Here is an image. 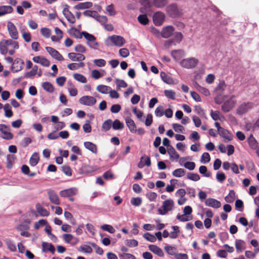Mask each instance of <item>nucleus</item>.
Listing matches in <instances>:
<instances>
[{"label": "nucleus", "mask_w": 259, "mask_h": 259, "mask_svg": "<svg viewBox=\"0 0 259 259\" xmlns=\"http://www.w3.org/2000/svg\"><path fill=\"white\" fill-rule=\"evenodd\" d=\"M68 57L72 61H78L79 62L85 59L84 55L80 53H69Z\"/></svg>", "instance_id": "nucleus-17"}, {"label": "nucleus", "mask_w": 259, "mask_h": 259, "mask_svg": "<svg viewBox=\"0 0 259 259\" xmlns=\"http://www.w3.org/2000/svg\"><path fill=\"white\" fill-rule=\"evenodd\" d=\"M235 247L237 250L242 252L246 247L245 243L242 240H236L235 241Z\"/></svg>", "instance_id": "nucleus-32"}, {"label": "nucleus", "mask_w": 259, "mask_h": 259, "mask_svg": "<svg viewBox=\"0 0 259 259\" xmlns=\"http://www.w3.org/2000/svg\"><path fill=\"white\" fill-rule=\"evenodd\" d=\"M42 251H50L52 254H54L55 251V247L52 244L47 242H42Z\"/></svg>", "instance_id": "nucleus-25"}, {"label": "nucleus", "mask_w": 259, "mask_h": 259, "mask_svg": "<svg viewBox=\"0 0 259 259\" xmlns=\"http://www.w3.org/2000/svg\"><path fill=\"white\" fill-rule=\"evenodd\" d=\"M125 121L130 131L132 133L137 132V126L134 121L129 116L125 118Z\"/></svg>", "instance_id": "nucleus-18"}, {"label": "nucleus", "mask_w": 259, "mask_h": 259, "mask_svg": "<svg viewBox=\"0 0 259 259\" xmlns=\"http://www.w3.org/2000/svg\"><path fill=\"white\" fill-rule=\"evenodd\" d=\"M77 193V189L73 187L61 191L60 195L62 197H71L75 195Z\"/></svg>", "instance_id": "nucleus-11"}, {"label": "nucleus", "mask_w": 259, "mask_h": 259, "mask_svg": "<svg viewBox=\"0 0 259 259\" xmlns=\"http://www.w3.org/2000/svg\"><path fill=\"white\" fill-rule=\"evenodd\" d=\"M205 203L206 205L215 208H218L221 206V202L214 198H210L207 199L205 200Z\"/></svg>", "instance_id": "nucleus-20"}, {"label": "nucleus", "mask_w": 259, "mask_h": 259, "mask_svg": "<svg viewBox=\"0 0 259 259\" xmlns=\"http://www.w3.org/2000/svg\"><path fill=\"white\" fill-rule=\"evenodd\" d=\"M187 178L193 181H198L200 180L199 175L196 173L188 172L187 174Z\"/></svg>", "instance_id": "nucleus-42"}, {"label": "nucleus", "mask_w": 259, "mask_h": 259, "mask_svg": "<svg viewBox=\"0 0 259 259\" xmlns=\"http://www.w3.org/2000/svg\"><path fill=\"white\" fill-rule=\"evenodd\" d=\"M160 76L162 79V80L167 83V84H172L173 83V79L172 78L169 76V75H168L167 74H166L165 72H161L160 73Z\"/></svg>", "instance_id": "nucleus-38"}, {"label": "nucleus", "mask_w": 259, "mask_h": 259, "mask_svg": "<svg viewBox=\"0 0 259 259\" xmlns=\"http://www.w3.org/2000/svg\"><path fill=\"white\" fill-rule=\"evenodd\" d=\"M166 11L172 18H176L182 15V10L176 4H171L167 7Z\"/></svg>", "instance_id": "nucleus-3"}, {"label": "nucleus", "mask_w": 259, "mask_h": 259, "mask_svg": "<svg viewBox=\"0 0 259 259\" xmlns=\"http://www.w3.org/2000/svg\"><path fill=\"white\" fill-rule=\"evenodd\" d=\"M236 102L232 99L228 100L222 105V110L224 112H228L233 108Z\"/></svg>", "instance_id": "nucleus-16"}, {"label": "nucleus", "mask_w": 259, "mask_h": 259, "mask_svg": "<svg viewBox=\"0 0 259 259\" xmlns=\"http://www.w3.org/2000/svg\"><path fill=\"white\" fill-rule=\"evenodd\" d=\"M106 10L110 16H114L116 13L114 6L112 4L107 6Z\"/></svg>", "instance_id": "nucleus-64"}, {"label": "nucleus", "mask_w": 259, "mask_h": 259, "mask_svg": "<svg viewBox=\"0 0 259 259\" xmlns=\"http://www.w3.org/2000/svg\"><path fill=\"white\" fill-rule=\"evenodd\" d=\"M83 14L85 16L90 17L95 19L96 17H97L98 13L95 11L86 10L83 12Z\"/></svg>", "instance_id": "nucleus-55"}, {"label": "nucleus", "mask_w": 259, "mask_h": 259, "mask_svg": "<svg viewBox=\"0 0 259 259\" xmlns=\"http://www.w3.org/2000/svg\"><path fill=\"white\" fill-rule=\"evenodd\" d=\"M7 27L9 34L11 38L14 40L18 39L19 38V32L15 24L11 21H8Z\"/></svg>", "instance_id": "nucleus-4"}, {"label": "nucleus", "mask_w": 259, "mask_h": 259, "mask_svg": "<svg viewBox=\"0 0 259 259\" xmlns=\"http://www.w3.org/2000/svg\"><path fill=\"white\" fill-rule=\"evenodd\" d=\"M183 38V34L180 32H176L174 33V37L173 38H171L174 42L177 44H179L182 40Z\"/></svg>", "instance_id": "nucleus-40"}, {"label": "nucleus", "mask_w": 259, "mask_h": 259, "mask_svg": "<svg viewBox=\"0 0 259 259\" xmlns=\"http://www.w3.org/2000/svg\"><path fill=\"white\" fill-rule=\"evenodd\" d=\"M68 33L76 38H81L82 34L81 32H80L76 28L72 27L68 30Z\"/></svg>", "instance_id": "nucleus-30"}, {"label": "nucleus", "mask_w": 259, "mask_h": 259, "mask_svg": "<svg viewBox=\"0 0 259 259\" xmlns=\"http://www.w3.org/2000/svg\"><path fill=\"white\" fill-rule=\"evenodd\" d=\"M199 60L194 57L184 59L180 62L181 66L184 68L190 69L195 68L198 64Z\"/></svg>", "instance_id": "nucleus-1"}, {"label": "nucleus", "mask_w": 259, "mask_h": 259, "mask_svg": "<svg viewBox=\"0 0 259 259\" xmlns=\"http://www.w3.org/2000/svg\"><path fill=\"white\" fill-rule=\"evenodd\" d=\"M218 133L223 138L224 141L226 143H228L233 140V135L224 128H223Z\"/></svg>", "instance_id": "nucleus-13"}, {"label": "nucleus", "mask_w": 259, "mask_h": 259, "mask_svg": "<svg viewBox=\"0 0 259 259\" xmlns=\"http://www.w3.org/2000/svg\"><path fill=\"white\" fill-rule=\"evenodd\" d=\"M164 249L166 252L169 255H175L176 248L169 245H166L164 246Z\"/></svg>", "instance_id": "nucleus-51"}, {"label": "nucleus", "mask_w": 259, "mask_h": 259, "mask_svg": "<svg viewBox=\"0 0 259 259\" xmlns=\"http://www.w3.org/2000/svg\"><path fill=\"white\" fill-rule=\"evenodd\" d=\"M172 128H174V131L177 133H184L185 131L184 127L178 123H174L172 124Z\"/></svg>", "instance_id": "nucleus-56"}, {"label": "nucleus", "mask_w": 259, "mask_h": 259, "mask_svg": "<svg viewBox=\"0 0 259 259\" xmlns=\"http://www.w3.org/2000/svg\"><path fill=\"white\" fill-rule=\"evenodd\" d=\"M84 66V63L82 62H80L79 63H70L67 65V68L71 70H75L79 68H83Z\"/></svg>", "instance_id": "nucleus-33"}, {"label": "nucleus", "mask_w": 259, "mask_h": 259, "mask_svg": "<svg viewBox=\"0 0 259 259\" xmlns=\"http://www.w3.org/2000/svg\"><path fill=\"white\" fill-rule=\"evenodd\" d=\"M83 145L85 148L91 151L93 153H97L98 149L96 144L91 142H85Z\"/></svg>", "instance_id": "nucleus-24"}, {"label": "nucleus", "mask_w": 259, "mask_h": 259, "mask_svg": "<svg viewBox=\"0 0 259 259\" xmlns=\"http://www.w3.org/2000/svg\"><path fill=\"white\" fill-rule=\"evenodd\" d=\"M174 31L175 29L172 26H167L162 28L160 35L162 37L167 38L174 34Z\"/></svg>", "instance_id": "nucleus-14"}, {"label": "nucleus", "mask_w": 259, "mask_h": 259, "mask_svg": "<svg viewBox=\"0 0 259 259\" xmlns=\"http://www.w3.org/2000/svg\"><path fill=\"white\" fill-rule=\"evenodd\" d=\"M153 19L155 25L160 26L164 21L165 15L161 12H157L154 14Z\"/></svg>", "instance_id": "nucleus-12"}, {"label": "nucleus", "mask_w": 259, "mask_h": 259, "mask_svg": "<svg viewBox=\"0 0 259 259\" xmlns=\"http://www.w3.org/2000/svg\"><path fill=\"white\" fill-rule=\"evenodd\" d=\"M35 208L36 211L41 217H48L50 215V212L47 209L44 208L39 203L36 204Z\"/></svg>", "instance_id": "nucleus-22"}, {"label": "nucleus", "mask_w": 259, "mask_h": 259, "mask_svg": "<svg viewBox=\"0 0 259 259\" xmlns=\"http://www.w3.org/2000/svg\"><path fill=\"white\" fill-rule=\"evenodd\" d=\"M15 156L13 155H8L7 156V167L11 168L13 165V162L14 160Z\"/></svg>", "instance_id": "nucleus-54"}, {"label": "nucleus", "mask_w": 259, "mask_h": 259, "mask_svg": "<svg viewBox=\"0 0 259 259\" xmlns=\"http://www.w3.org/2000/svg\"><path fill=\"white\" fill-rule=\"evenodd\" d=\"M73 76L75 80L81 83H86L87 81L86 77L81 74L74 73Z\"/></svg>", "instance_id": "nucleus-41"}, {"label": "nucleus", "mask_w": 259, "mask_h": 259, "mask_svg": "<svg viewBox=\"0 0 259 259\" xmlns=\"http://www.w3.org/2000/svg\"><path fill=\"white\" fill-rule=\"evenodd\" d=\"M164 93L165 96L172 100H175L176 99V93L172 90H164Z\"/></svg>", "instance_id": "nucleus-47"}, {"label": "nucleus", "mask_w": 259, "mask_h": 259, "mask_svg": "<svg viewBox=\"0 0 259 259\" xmlns=\"http://www.w3.org/2000/svg\"><path fill=\"white\" fill-rule=\"evenodd\" d=\"M101 229L110 233H114L115 232L114 228L110 225L105 224L101 226Z\"/></svg>", "instance_id": "nucleus-58"}, {"label": "nucleus", "mask_w": 259, "mask_h": 259, "mask_svg": "<svg viewBox=\"0 0 259 259\" xmlns=\"http://www.w3.org/2000/svg\"><path fill=\"white\" fill-rule=\"evenodd\" d=\"M235 199V193L233 190L229 191V194L225 196V200L227 203H233Z\"/></svg>", "instance_id": "nucleus-35"}, {"label": "nucleus", "mask_w": 259, "mask_h": 259, "mask_svg": "<svg viewBox=\"0 0 259 259\" xmlns=\"http://www.w3.org/2000/svg\"><path fill=\"white\" fill-rule=\"evenodd\" d=\"M23 64V62L21 59H16L13 63L12 67L14 72H17L22 69V65Z\"/></svg>", "instance_id": "nucleus-21"}, {"label": "nucleus", "mask_w": 259, "mask_h": 259, "mask_svg": "<svg viewBox=\"0 0 259 259\" xmlns=\"http://www.w3.org/2000/svg\"><path fill=\"white\" fill-rule=\"evenodd\" d=\"M111 88L105 85H99L97 87V90L102 94H107Z\"/></svg>", "instance_id": "nucleus-45"}, {"label": "nucleus", "mask_w": 259, "mask_h": 259, "mask_svg": "<svg viewBox=\"0 0 259 259\" xmlns=\"http://www.w3.org/2000/svg\"><path fill=\"white\" fill-rule=\"evenodd\" d=\"M154 5L157 8H162L166 4V0H153Z\"/></svg>", "instance_id": "nucleus-57"}, {"label": "nucleus", "mask_w": 259, "mask_h": 259, "mask_svg": "<svg viewBox=\"0 0 259 259\" xmlns=\"http://www.w3.org/2000/svg\"><path fill=\"white\" fill-rule=\"evenodd\" d=\"M6 243L8 248L12 251H15L16 250V246L14 242L10 239H7Z\"/></svg>", "instance_id": "nucleus-49"}, {"label": "nucleus", "mask_w": 259, "mask_h": 259, "mask_svg": "<svg viewBox=\"0 0 259 259\" xmlns=\"http://www.w3.org/2000/svg\"><path fill=\"white\" fill-rule=\"evenodd\" d=\"M131 203L133 205L139 206L142 203V199L140 197L132 198L131 200Z\"/></svg>", "instance_id": "nucleus-63"}, {"label": "nucleus", "mask_w": 259, "mask_h": 259, "mask_svg": "<svg viewBox=\"0 0 259 259\" xmlns=\"http://www.w3.org/2000/svg\"><path fill=\"white\" fill-rule=\"evenodd\" d=\"M51 31L49 28L44 27L40 30V33L46 38L50 37Z\"/></svg>", "instance_id": "nucleus-61"}, {"label": "nucleus", "mask_w": 259, "mask_h": 259, "mask_svg": "<svg viewBox=\"0 0 259 259\" xmlns=\"http://www.w3.org/2000/svg\"><path fill=\"white\" fill-rule=\"evenodd\" d=\"M96 102V99L94 97L90 96H82L79 100L80 104L89 106H93Z\"/></svg>", "instance_id": "nucleus-6"}, {"label": "nucleus", "mask_w": 259, "mask_h": 259, "mask_svg": "<svg viewBox=\"0 0 259 259\" xmlns=\"http://www.w3.org/2000/svg\"><path fill=\"white\" fill-rule=\"evenodd\" d=\"M47 51L54 59L58 61H63L64 60L63 56L56 50L50 47H46Z\"/></svg>", "instance_id": "nucleus-9"}, {"label": "nucleus", "mask_w": 259, "mask_h": 259, "mask_svg": "<svg viewBox=\"0 0 259 259\" xmlns=\"http://www.w3.org/2000/svg\"><path fill=\"white\" fill-rule=\"evenodd\" d=\"M112 126L114 130H121L124 127L123 123L120 122L118 119H115L113 122H112Z\"/></svg>", "instance_id": "nucleus-36"}, {"label": "nucleus", "mask_w": 259, "mask_h": 259, "mask_svg": "<svg viewBox=\"0 0 259 259\" xmlns=\"http://www.w3.org/2000/svg\"><path fill=\"white\" fill-rule=\"evenodd\" d=\"M95 20L103 25L106 23L108 21V19L107 17L105 16L99 15L98 14H97V17H96Z\"/></svg>", "instance_id": "nucleus-62"}, {"label": "nucleus", "mask_w": 259, "mask_h": 259, "mask_svg": "<svg viewBox=\"0 0 259 259\" xmlns=\"http://www.w3.org/2000/svg\"><path fill=\"white\" fill-rule=\"evenodd\" d=\"M199 171L205 177H209L211 176V173L207 171V168L205 166H200L199 168Z\"/></svg>", "instance_id": "nucleus-46"}, {"label": "nucleus", "mask_w": 259, "mask_h": 259, "mask_svg": "<svg viewBox=\"0 0 259 259\" xmlns=\"http://www.w3.org/2000/svg\"><path fill=\"white\" fill-rule=\"evenodd\" d=\"M253 107V104L251 102L244 103L241 104L237 109V113L239 115H242Z\"/></svg>", "instance_id": "nucleus-7"}, {"label": "nucleus", "mask_w": 259, "mask_h": 259, "mask_svg": "<svg viewBox=\"0 0 259 259\" xmlns=\"http://www.w3.org/2000/svg\"><path fill=\"white\" fill-rule=\"evenodd\" d=\"M112 126V120L111 119H107L102 124V129L105 131H109Z\"/></svg>", "instance_id": "nucleus-48"}, {"label": "nucleus", "mask_w": 259, "mask_h": 259, "mask_svg": "<svg viewBox=\"0 0 259 259\" xmlns=\"http://www.w3.org/2000/svg\"><path fill=\"white\" fill-rule=\"evenodd\" d=\"M42 87L44 90L50 93H53L55 90L52 84L47 81L42 83Z\"/></svg>", "instance_id": "nucleus-37"}, {"label": "nucleus", "mask_w": 259, "mask_h": 259, "mask_svg": "<svg viewBox=\"0 0 259 259\" xmlns=\"http://www.w3.org/2000/svg\"><path fill=\"white\" fill-rule=\"evenodd\" d=\"M174 205V202L171 199L164 201L162 207L158 209L159 214L161 215L166 214L168 211L172 209Z\"/></svg>", "instance_id": "nucleus-2"}, {"label": "nucleus", "mask_w": 259, "mask_h": 259, "mask_svg": "<svg viewBox=\"0 0 259 259\" xmlns=\"http://www.w3.org/2000/svg\"><path fill=\"white\" fill-rule=\"evenodd\" d=\"M167 152L171 158L177 160L180 157L179 154L172 146L168 149Z\"/></svg>", "instance_id": "nucleus-31"}, {"label": "nucleus", "mask_w": 259, "mask_h": 259, "mask_svg": "<svg viewBox=\"0 0 259 259\" xmlns=\"http://www.w3.org/2000/svg\"><path fill=\"white\" fill-rule=\"evenodd\" d=\"M148 247L150 251L153 252L154 253L157 254L159 256H164V253L162 250L157 246L155 245L150 244L149 245Z\"/></svg>", "instance_id": "nucleus-23"}, {"label": "nucleus", "mask_w": 259, "mask_h": 259, "mask_svg": "<svg viewBox=\"0 0 259 259\" xmlns=\"http://www.w3.org/2000/svg\"><path fill=\"white\" fill-rule=\"evenodd\" d=\"M93 6L92 2H87L84 3H80L74 7V8L76 10H83L89 9Z\"/></svg>", "instance_id": "nucleus-26"}, {"label": "nucleus", "mask_w": 259, "mask_h": 259, "mask_svg": "<svg viewBox=\"0 0 259 259\" xmlns=\"http://www.w3.org/2000/svg\"><path fill=\"white\" fill-rule=\"evenodd\" d=\"M110 39L114 45L121 47L125 43V39L122 36L119 35H113L111 36Z\"/></svg>", "instance_id": "nucleus-19"}, {"label": "nucleus", "mask_w": 259, "mask_h": 259, "mask_svg": "<svg viewBox=\"0 0 259 259\" xmlns=\"http://www.w3.org/2000/svg\"><path fill=\"white\" fill-rule=\"evenodd\" d=\"M226 85L224 80L220 81V82L215 88V91L217 92H222L225 90Z\"/></svg>", "instance_id": "nucleus-53"}, {"label": "nucleus", "mask_w": 259, "mask_h": 259, "mask_svg": "<svg viewBox=\"0 0 259 259\" xmlns=\"http://www.w3.org/2000/svg\"><path fill=\"white\" fill-rule=\"evenodd\" d=\"M7 42L8 44V46L12 47L13 49H18L19 48V44L17 41H14V39H7Z\"/></svg>", "instance_id": "nucleus-52"}, {"label": "nucleus", "mask_w": 259, "mask_h": 259, "mask_svg": "<svg viewBox=\"0 0 259 259\" xmlns=\"http://www.w3.org/2000/svg\"><path fill=\"white\" fill-rule=\"evenodd\" d=\"M138 20L141 24L144 25L148 24L149 21L147 16L145 14L139 15Z\"/></svg>", "instance_id": "nucleus-43"}, {"label": "nucleus", "mask_w": 259, "mask_h": 259, "mask_svg": "<svg viewBox=\"0 0 259 259\" xmlns=\"http://www.w3.org/2000/svg\"><path fill=\"white\" fill-rule=\"evenodd\" d=\"M194 86H195V88H196V89L198 92H199L201 94H203L205 96H208L210 95V92L207 89L201 86L197 82H195Z\"/></svg>", "instance_id": "nucleus-28"}, {"label": "nucleus", "mask_w": 259, "mask_h": 259, "mask_svg": "<svg viewBox=\"0 0 259 259\" xmlns=\"http://www.w3.org/2000/svg\"><path fill=\"white\" fill-rule=\"evenodd\" d=\"M48 194L50 201L55 205H59L60 201L57 193L53 190H49Z\"/></svg>", "instance_id": "nucleus-15"}, {"label": "nucleus", "mask_w": 259, "mask_h": 259, "mask_svg": "<svg viewBox=\"0 0 259 259\" xmlns=\"http://www.w3.org/2000/svg\"><path fill=\"white\" fill-rule=\"evenodd\" d=\"M13 9L11 6H0V17L13 12Z\"/></svg>", "instance_id": "nucleus-29"}, {"label": "nucleus", "mask_w": 259, "mask_h": 259, "mask_svg": "<svg viewBox=\"0 0 259 259\" xmlns=\"http://www.w3.org/2000/svg\"><path fill=\"white\" fill-rule=\"evenodd\" d=\"M210 160V157L209 154L207 152L203 153L201 157V162L203 164H205L209 162Z\"/></svg>", "instance_id": "nucleus-50"}, {"label": "nucleus", "mask_w": 259, "mask_h": 259, "mask_svg": "<svg viewBox=\"0 0 259 259\" xmlns=\"http://www.w3.org/2000/svg\"><path fill=\"white\" fill-rule=\"evenodd\" d=\"M125 242L126 245L130 247H136L138 245V242L135 239H127Z\"/></svg>", "instance_id": "nucleus-59"}, {"label": "nucleus", "mask_w": 259, "mask_h": 259, "mask_svg": "<svg viewBox=\"0 0 259 259\" xmlns=\"http://www.w3.org/2000/svg\"><path fill=\"white\" fill-rule=\"evenodd\" d=\"M171 228L173 229L174 231L171 232L169 233V237L171 239H176V238H177L178 234L180 232L179 227L177 226H172Z\"/></svg>", "instance_id": "nucleus-39"}, {"label": "nucleus", "mask_w": 259, "mask_h": 259, "mask_svg": "<svg viewBox=\"0 0 259 259\" xmlns=\"http://www.w3.org/2000/svg\"><path fill=\"white\" fill-rule=\"evenodd\" d=\"M7 39H2L0 42V52L2 55H6L8 52V44Z\"/></svg>", "instance_id": "nucleus-27"}, {"label": "nucleus", "mask_w": 259, "mask_h": 259, "mask_svg": "<svg viewBox=\"0 0 259 259\" xmlns=\"http://www.w3.org/2000/svg\"><path fill=\"white\" fill-rule=\"evenodd\" d=\"M63 239L64 241L72 246L75 245L79 242V239L70 234H64L63 235Z\"/></svg>", "instance_id": "nucleus-8"}, {"label": "nucleus", "mask_w": 259, "mask_h": 259, "mask_svg": "<svg viewBox=\"0 0 259 259\" xmlns=\"http://www.w3.org/2000/svg\"><path fill=\"white\" fill-rule=\"evenodd\" d=\"M143 237L148 241L151 242H154L156 240V238L153 235L150 233H146L144 234Z\"/></svg>", "instance_id": "nucleus-60"}, {"label": "nucleus", "mask_w": 259, "mask_h": 259, "mask_svg": "<svg viewBox=\"0 0 259 259\" xmlns=\"http://www.w3.org/2000/svg\"><path fill=\"white\" fill-rule=\"evenodd\" d=\"M39 157L38 154L36 152L34 153L29 160V164L32 166H35L38 162Z\"/></svg>", "instance_id": "nucleus-34"}, {"label": "nucleus", "mask_w": 259, "mask_h": 259, "mask_svg": "<svg viewBox=\"0 0 259 259\" xmlns=\"http://www.w3.org/2000/svg\"><path fill=\"white\" fill-rule=\"evenodd\" d=\"M172 174L175 177H181L185 175V170L183 168H177L173 171Z\"/></svg>", "instance_id": "nucleus-44"}, {"label": "nucleus", "mask_w": 259, "mask_h": 259, "mask_svg": "<svg viewBox=\"0 0 259 259\" xmlns=\"http://www.w3.org/2000/svg\"><path fill=\"white\" fill-rule=\"evenodd\" d=\"M82 36L88 40L87 44L92 48L96 49L98 46V44L96 41V37L93 34L85 31L81 32Z\"/></svg>", "instance_id": "nucleus-5"}, {"label": "nucleus", "mask_w": 259, "mask_h": 259, "mask_svg": "<svg viewBox=\"0 0 259 259\" xmlns=\"http://www.w3.org/2000/svg\"><path fill=\"white\" fill-rule=\"evenodd\" d=\"M68 7V5H66L63 10V14L69 22L71 24H74L75 18L74 15L69 10Z\"/></svg>", "instance_id": "nucleus-10"}]
</instances>
